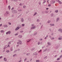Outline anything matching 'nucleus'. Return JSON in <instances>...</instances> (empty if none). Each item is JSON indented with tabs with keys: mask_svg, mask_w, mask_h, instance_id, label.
<instances>
[{
	"mask_svg": "<svg viewBox=\"0 0 62 62\" xmlns=\"http://www.w3.org/2000/svg\"><path fill=\"white\" fill-rule=\"evenodd\" d=\"M12 12L13 13H17V11L15 10H13L12 11Z\"/></svg>",
	"mask_w": 62,
	"mask_h": 62,
	"instance_id": "1",
	"label": "nucleus"
},
{
	"mask_svg": "<svg viewBox=\"0 0 62 62\" xmlns=\"http://www.w3.org/2000/svg\"><path fill=\"white\" fill-rule=\"evenodd\" d=\"M20 28L19 27H17L15 29L16 31H17V30H18V29H19Z\"/></svg>",
	"mask_w": 62,
	"mask_h": 62,
	"instance_id": "2",
	"label": "nucleus"
},
{
	"mask_svg": "<svg viewBox=\"0 0 62 62\" xmlns=\"http://www.w3.org/2000/svg\"><path fill=\"white\" fill-rule=\"evenodd\" d=\"M18 41L20 44H22V41L20 40H18Z\"/></svg>",
	"mask_w": 62,
	"mask_h": 62,
	"instance_id": "3",
	"label": "nucleus"
},
{
	"mask_svg": "<svg viewBox=\"0 0 62 62\" xmlns=\"http://www.w3.org/2000/svg\"><path fill=\"white\" fill-rule=\"evenodd\" d=\"M35 28H36V27L35 26H34V27L31 28V29H35Z\"/></svg>",
	"mask_w": 62,
	"mask_h": 62,
	"instance_id": "4",
	"label": "nucleus"
},
{
	"mask_svg": "<svg viewBox=\"0 0 62 62\" xmlns=\"http://www.w3.org/2000/svg\"><path fill=\"white\" fill-rule=\"evenodd\" d=\"M54 3H55V1H52L51 2V4H54Z\"/></svg>",
	"mask_w": 62,
	"mask_h": 62,
	"instance_id": "5",
	"label": "nucleus"
},
{
	"mask_svg": "<svg viewBox=\"0 0 62 62\" xmlns=\"http://www.w3.org/2000/svg\"><path fill=\"white\" fill-rule=\"evenodd\" d=\"M33 54H34V55H37V54H38L37 52L34 53H33Z\"/></svg>",
	"mask_w": 62,
	"mask_h": 62,
	"instance_id": "6",
	"label": "nucleus"
},
{
	"mask_svg": "<svg viewBox=\"0 0 62 62\" xmlns=\"http://www.w3.org/2000/svg\"><path fill=\"white\" fill-rule=\"evenodd\" d=\"M50 26H54V24H50Z\"/></svg>",
	"mask_w": 62,
	"mask_h": 62,
	"instance_id": "7",
	"label": "nucleus"
},
{
	"mask_svg": "<svg viewBox=\"0 0 62 62\" xmlns=\"http://www.w3.org/2000/svg\"><path fill=\"white\" fill-rule=\"evenodd\" d=\"M4 61H7V58H6L5 57L4 58Z\"/></svg>",
	"mask_w": 62,
	"mask_h": 62,
	"instance_id": "8",
	"label": "nucleus"
},
{
	"mask_svg": "<svg viewBox=\"0 0 62 62\" xmlns=\"http://www.w3.org/2000/svg\"><path fill=\"white\" fill-rule=\"evenodd\" d=\"M8 8L9 10H10V5H9L8 6Z\"/></svg>",
	"mask_w": 62,
	"mask_h": 62,
	"instance_id": "9",
	"label": "nucleus"
},
{
	"mask_svg": "<svg viewBox=\"0 0 62 62\" xmlns=\"http://www.w3.org/2000/svg\"><path fill=\"white\" fill-rule=\"evenodd\" d=\"M21 21L22 22H23V18H22L21 19Z\"/></svg>",
	"mask_w": 62,
	"mask_h": 62,
	"instance_id": "10",
	"label": "nucleus"
},
{
	"mask_svg": "<svg viewBox=\"0 0 62 62\" xmlns=\"http://www.w3.org/2000/svg\"><path fill=\"white\" fill-rule=\"evenodd\" d=\"M3 26L4 27H8V25H4Z\"/></svg>",
	"mask_w": 62,
	"mask_h": 62,
	"instance_id": "11",
	"label": "nucleus"
},
{
	"mask_svg": "<svg viewBox=\"0 0 62 62\" xmlns=\"http://www.w3.org/2000/svg\"><path fill=\"white\" fill-rule=\"evenodd\" d=\"M59 20V18H57L56 19V22H58V21Z\"/></svg>",
	"mask_w": 62,
	"mask_h": 62,
	"instance_id": "12",
	"label": "nucleus"
},
{
	"mask_svg": "<svg viewBox=\"0 0 62 62\" xmlns=\"http://www.w3.org/2000/svg\"><path fill=\"white\" fill-rule=\"evenodd\" d=\"M11 1H15V2H17V1L18 0H11Z\"/></svg>",
	"mask_w": 62,
	"mask_h": 62,
	"instance_id": "13",
	"label": "nucleus"
},
{
	"mask_svg": "<svg viewBox=\"0 0 62 62\" xmlns=\"http://www.w3.org/2000/svg\"><path fill=\"white\" fill-rule=\"evenodd\" d=\"M37 12H36L33 15V16H35V15H37Z\"/></svg>",
	"mask_w": 62,
	"mask_h": 62,
	"instance_id": "14",
	"label": "nucleus"
},
{
	"mask_svg": "<svg viewBox=\"0 0 62 62\" xmlns=\"http://www.w3.org/2000/svg\"><path fill=\"white\" fill-rule=\"evenodd\" d=\"M47 44L48 45H51V43L49 42H48L47 43Z\"/></svg>",
	"mask_w": 62,
	"mask_h": 62,
	"instance_id": "15",
	"label": "nucleus"
},
{
	"mask_svg": "<svg viewBox=\"0 0 62 62\" xmlns=\"http://www.w3.org/2000/svg\"><path fill=\"white\" fill-rule=\"evenodd\" d=\"M18 37L20 38H22V35H20L18 36Z\"/></svg>",
	"mask_w": 62,
	"mask_h": 62,
	"instance_id": "16",
	"label": "nucleus"
},
{
	"mask_svg": "<svg viewBox=\"0 0 62 62\" xmlns=\"http://www.w3.org/2000/svg\"><path fill=\"white\" fill-rule=\"evenodd\" d=\"M10 50L11 51H13V48L12 47H11Z\"/></svg>",
	"mask_w": 62,
	"mask_h": 62,
	"instance_id": "17",
	"label": "nucleus"
},
{
	"mask_svg": "<svg viewBox=\"0 0 62 62\" xmlns=\"http://www.w3.org/2000/svg\"><path fill=\"white\" fill-rule=\"evenodd\" d=\"M8 34H10V33H11V32H10V31H8Z\"/></svg>",
	"mask_w": 62,
	"mask_h": 62,
	"instance_id": "18",
	"label": "nucleus"
},
{
	"mask_svg": "<svg viewBox=\"0 0 62 62\" xmlns=\"http://www.w3.org/2000/svg\"><path fill=\"white\" fill-rule=\"evenodd\" d=\"M60 38H59L58 39L59 40H62V38H61V37H60Z\"/></svg>",
	"mask_w": 62,
	"mask_h": 62,
	"instance_id": "19",
	"label": "nucleus"
},
{
	"mask_svg": "<svg viewBox=\"0 0 62 62\" xmlns=\"http://www.w3.org/2000/svg\"><path fill=\"white\" fill-rule=\"evenodd\" d=\"M31 40V39H29L27 41V42H29V41H30Z\"/></svg>",
	"mask_w": 62,
	"mask_h": 62,
	"instance_id": "20",
	"label": "nucleus"
},
{
	"mask_svg": "<svg viewBox=\"0 0 62 62\" xmlns=\"http://www.w3.org/2000/svg\"><path fill=\"white\" fill-rule=\"evenodd\" d=\"M25 24H22V26H23H23H24Z\"/></svg>",
	"mask_w": 62,
	"mask_h": 62,
	"instance_id": "21",
	"label": "nucleus"
},
{
	"mask_svg": "<svg viewBox=\"0 0 62 62\" xmlns=\"http://www.w3.org/2000/svg\"><path fill=\"white\" fill-rule=\"evenodd\" d=\"M4 32V31L3 30H2L0 31V32H1V33H3Z\"/></svg>",
	"mask_w": 62,
	"mask_h": 62,
	"instance_id": "22",
	"label": "nucleus"
},
{
	"mask_svg": "<svg viewBox=\"0 0 62 62\" xmlns=\"http://www.w3.org/2000/svg\"><path fill=\"white\" fill-rule=\"evenodd\" d=\"M10 42H11V41H10V42H9L8 43V44H11Z\"/></svg>",
	"mask_w": 62,
	"mask_h": 62,
	"instance_id": "23",
	"label": "nucleus"
},
{
	"mask_svg": "<svg viewBox=\"0 0 62 62\" xmlns=\"http://www.w3.org/2000/svg\"><path fill=\"white\" fill-rule=\"evenodd\" d=\"M21 15H22V14H21V15H20L18 17V18H20V17H21Z\"/></svg>",
	"mask_w": 62,
	"mask_h": 62,
	"instance_id": "24",
	"label": "nucleus"
},
{
	"mask_svg": "<svg viewBox=\"0 0 62 62\" xmlns=\"http://www.w3.org/2000/svg\"><path fill=\"white\" fill-rule=\"evenodd\" d=\"M59 4H62V2H61V1H59Z\"/></svg>",
	"mask_w": 62,
	"mask_h": 62,
	"instance_id": "25",
	"label": "nucleus"
},
{
	"mask_svg": "<svg viewBox=\"0 0 62 62\" xmlns=\"http://www.w3.org/2000/svg\"><path fill=\"white\" fill-rule=\"evenodd\" d=\"M34 49H35V48H32L31 51H33L34 50Z\"/></svg>",
	"mask_w": 62,
	"mask_h": 62,
	"instance_id": "26",
	"label": "nucleus"
},
{
	"mask_svg": "<svg viewBox=\"0 0 62 62\" xmlns=\"http://www.w3.org/2000/svg\"><path fill=\"white\" fill-rule=\"evenodd\" d=\"M45 13H48V11H46L45 12Z\"/></svg>",
	"mask_w": 62,
	"mask_h": 62,
	"instance_id": "27",
	"label": "nucleus"
},
{
	"mask_svg": "<svg viewBox=\"0 0 62 62\" xmlns=\"http://www.w3.org/2000/svg\"><path fill=\"white\" fill-rule=\"evenodd\" d=\"M61 30H62V29H60L59 30V31H61Z\"/></svg>",
	"mask_w": 62,
	"mask_h": 62,
	"instance_id": "28",
	"label": "nucleus"
},
{
	"mask_svg": "<svg viewBox=\"0 0 62 62\" xmlns=\"http://www.w3.org/2000/svg\"><path fill=\"white\" fill-rule=\"evenodd\" d=\"M4 47H5V48H8V46H6Z\"/></svg>",
	"mask_w": 62,
	"mask_h": 62,
	"instance_id": "29",
	"label": "nucleus"
},
{
	"mask_svg": "<svg viewBox=\"0 0 62 62\" xmlns=\"http://www.w3.org/2000/svg\"><path fill=\"white\" fill-rule=\"evenodd\" d=\"M16 55H17V54H15L14 55H13V57H14L15 56H16Z\"/></svg>",
	"mask_w": 62,
	"mask_h": 62,
	"instance_id": "30",
	"label": "nucleus"
},
{
	"mask_svg": "<svg viewBox=\"0 0 62 62\" xmlns=\"http://www.w3.org/2000/svg\"><path fill=\"white\" fill-rule=\"evenodd\" d=\"M6 52L7 53H9V51L7 50L6 51Z\"/></svg>",
	"mask_w": 62,
	"mask_h": 62,
	"instance_id": "31",
	"label": "nucleus"
},
{
	"mask_svg": "<svg viewBox=\"0 0 62 62\" xmlns=\"http://www.w3.org/2000/svg\"><path fill=\"white\" fill-rule=\"evenodd\" d=\"M47 49H46L44 50V52H46V51H47Z\"/></svg>",
	"mask_w": 62,
	"mask_h": 62,
	"instance_id": "32",
	"label": "nucleus"
},
{
	"mask_svg": "<svg viewBox=\"0 0 62 62\" xmlns=\"http://www.w3.org/2000/svg\"><path fill=\"white\" fill-rule=\"evenodd\" d=\"M17 51V50H15L14 52V53H16V51Z\"/></svg>",
	"mask_w": 62,
	"mask_h": 62,
	"instance_id": "33",
	"label": "nucleus"
},
{
	"mask_svg": "<svg viewBox=\"0 0 62 62\" xmlns=\"http://www.w3.org/2000/svg\"><path fill=\"white\" fill-rule=\"evenodd\" d=\"M54 15V14L53 13H52L51 14V17H53Z\"/></svg>",
	"mask_w": 62,
	"mask_h": 62,
	"instance_id": "34",
	"label": "nucleus"
},
{
	"mask_svg": "<svg viewBox=\"0 0 62 62\" xmlns=\"http://www.w3.org/2000/svg\"><path fill=\"white\" fill-rule=\"evenodd\" d=\"M38 45H39L40 44V42H39L38 43Z\"/></svg>",
	"mask_w": 62,
	"mask_h": 62,
	"instance_id": "35",
	"label": "nucleus"
},
{
	"mask_svg": "<svg viewBox=\"0 0 62 62\" xmlns=\"http://www.w3.org/2000/svg\"><path fill=\"white\" fill-rule=\"evenodd\" d=\"M55 12H56V13H57V12H58V10L55 11Z\"/></svg>",
	"mask_w": 62,
	"mask_h": 62,
	"instance_id": "36",
	"label": "nucleus"
},
{
	"mask_svg": "<svg viewBox=\"0 0 62 62\" xmlns=\"http://www.w3.org/2000/svg\"><path fill=\"white\" fill-rule=\"evenodd\" d=\"M54 39V38H53L51 39H52V40H53V39Z\"/></svg>",
	"mask_w": 62,
	"mask_h": 62,
	"instance_id": "37",
	"label": "nucleus"
},
{
	"mask_svg": "<svg viewBox=\"0 0 62 62\" xmlns=\"http://www.w3.org/2000/svg\"><path fill=\"white\" fill-rule=\"evenodd\" d=\"M30 54V53H28L26 54V55H28Z\"/></svg>",
	"mask_w": 62,
	"mask_h": 62,
	"instance_id": "38",
	"label": "nucleus"
},
{
	"mask_svg": "<svg viewBox=\"0 0 62 62\" xmlns=\"http://www.w3.org/2000/svg\"><path fill=\"white\" fill-rule=\"evenodd\" d=\"M19 5L22 6V3H20Z\"/></svg>",
	"mask_w": 62,
	"mask_h": 62,
	"instance_id": "39",
	"label": "nucleus"
},
{
	"mask_svg": "<svg viewBox=\"0 0 62 62\" xmlns=\"http://www.w3.org/2000/svg\"><path fill=\"white\" fill-rule=\"evenodd\" d=\"M46 2V1H44L43 3V4H44Z\"/></svg>",
	"mask_w": 62,
	"mask_h": 62,
	"instance_id": "40",
	"label": "nucleus"
},
{
	"mask_svg": "<svg viewBox=\"0 0 62 62\" xmlns=\"http://www.w3.org/2000/svg\"><path fill=\"white\" fill-rule=\"evenodd\" d=\"M36 61H37V62H39V60H36Z\"/></svg>",
	"mask_w": 62,
	"mask_h": 62,
	"instance_id": "41",
	"label": "nucleus"
},
{
	"mask_svg": "<svg viewBox=\"0 0 62 62\" xmlns=\"http://www.w3.org/2000/svg\"><path fill=\"white\" fill-rule=\"evenodd\" d=\"M41 49L39 51V53H40V52H41Z\"/></svg>",
	"mask_w": 62,
	"mask_h": 62,
	"instance_id": "42",
	"label": "nucleus"
},
{
	"mask_svg": "<svg viewBox=\"0 0 62 62\" xmlns=\"http://www.w3.org/2000/svg\"><path fill=\"white\" fill-rule=\"evenodd\" d=\"M2 57H3V56H0V59H1V58H2Z\"/></svg>",
	"mask_w": 62,
	"mask_h": 62,
	"instance_id": "43",
	"label": "nucleus"
},
{
	"mask_svg": "<svg viewBox=\"0 0 62 62\" xmlns=\"http://www.w3.org/2000/svg\"><path fill=\"white\" fill-rule=\"evenodd\" d=\"M60 60V58H58L57 59V60Z\"/></svg>",
	"mask_w": 62,
	"mask_h": 62,
	"instance_id": "44",
	"label": "nucleus"
},
{
	"mask_svg": "<svg viewBox=\"0 0 62 62\" xmlns=\"http://www.w3.org/2000/svg\"><path fill=\"white\" fill-rule=\"evenodd\" d=\"M50 23V21L49 20L48 21V23Z\"/></svg>",
	"mask_w": 62,
	"mask_h": 62,
	"instance_id": "45",
	"label": "nucleus"
},
{
	"mask_svg": "<svg viewBox=\"0 0 62 62\" xmlns=\"http://www.w3.org/2000/svg\"><path fill=\"white\" fill-rule=\"evenodd\" d=\"M18 33H16V34H15V36H17V35H18Z\"/></svg>",
	"mask_w": 62,
	"mask_h": 62,
	"instance_id": "46",
	"label": "nucleus"
},
{
	"mask_svg": "<svg viewBox=\"0 0 62 62\" xmlns=\"http://www.w3.org/2000/svg\"><path fill=\"white\" fill-rule=\"evenodd\" d=\"M8 23H9V25H11V23H9V22Z\"/></svg>",
	"mask_w": 62,
	"mask_h": 62,
	"instance_id": "47",
	"label": "nucleus"
},
{
	"mask_svg": "<svg viewBox=\"0 0 62 62\" xmlns=\"http://www.w3.org/2000/svg\"><path fill=\"white\" fill-rule=\"evenodd\" d=\"M37 33H36L34 34V35H37Z\"/></svg>",
	"mask_w": 62,
	"mask_h": 62,
	"instance_id": "48",
	"label": "nucleus"
},
{
	"mask_svg": "<svg viewBox=\"0 0 62 62\" xmlns=\"http://www.w3.org/2000/svg\"><path fill=\"white\" fill-rule=\"evenodd\" d=\"M27 60V58H25L24 60V61H25V60Z\"/></svg>",
	"mask_w": 62,
	"mask_h": 62,
	"instance_id": "49",
	"label": "nucleus"
},
{
	"mask_svg": "<svg viewBox=\"0 0 62 62\" xmlns=\"http://www.w3.org/2000/svg\"><path fill=\"white\" fill-rule=\"evenodd\" d=\"M14 9V8H12L11 9V10H13V9Z\"/></svg>",
	"mask_w": 62,
	"mask_h": 62,
	"instance_id": "50",
	"label": "nucleus"
},
{
	"mask_svg": "<svg viewBox=\"0 0 62 62\" xmlns=\"http://www.w3.org/2000/svg\"><path fill=\"white\" fill-rule=\"evenodd\" d=\"M48 7H51V5L50 4L48 5Z\"/></svg>",
	"mask_w": 62,
	"mask_h": 62,
	"instance_id": "51",
	"label": "nucleus"
},
{
	"mask_svg": "<svg viewBox=\"0 0 62 62\" xmlns=\"http://www.w3.org/2000/svg\"><path fill=\"white\" fill-rule=\"evenodd\" d=\"M23 8H25V6H23Z\"/></svg>",
	"mask_w": 62,
	"mask_h": 62,
	"instance_id": "52",
	"label": "nucleus"
},
{
	"mask_svg": "<svg viewBox=\"0 0 62 62\" xmlns=\"http://www.w3.org/2000/svg\"><path fill=\"white\" fill-rule=\"evenodd\" d=\"M6 12L7 13V14H9V13H8V12H7V11H6Z\"/></svg>",
	"mask_w": 62,
	"mask_h": 62,
	"instance_id": "53",
	"label": "nucleus"
},
{
	"mask_svg": "<svg viewBox=\"0 0 62 62\" xmlns=\"http://www.w3.org/2000/svg\"><path fill=\"white\" fill-rule=\"evenodd\" d=\"M23 31H20V33H23Z\"/></svg>",
	"mask_w": 62,
	"mask_h": 62,
	"instance_id": "54",
	"label": "nucleus"
},
{
	"mask_svg": "<svg viewBox=\"0 0 62 62\" xmlns=\"http://www.w3.org/2000/svg\"><path fill=\"white\" fill-rule=\"evenodd\" d=\"M43 26V25H42V26H41V27L40 28V29H42V28Z\"/></svg>",
	"mask_w": 62,
	"mask_h": 62,
	"instance_id": "55",
	"label": "nucleus"
},
{
	"mask_svg": "<svg viewBox=\"0 0 62 62\" xmlns=\"http://www.w3.org/2000/svg\"><path fill=\"white\" fill-rule=\"evenodd\" d=\"M18 11H22V10H18Z\"/></svg>",
	"mask_w": 62,
	"mask_h": 62,
	"instance_id": "56",
	"label": "nucleus"
},
{
	"mask_svg": "<svg viewBox=\"0 0 62 62\" xmlns=\"http://www.w3.org/2000/svg\"><path fill=\"white\" fill-rule=\"evenodd\" d=\"M8 31L6 33V34L7 35H8Z\"/></svg>",
	"mask_w": 62,
	"mask_h": 62,
	"instance_id": "57",
	"label": "nucleus"
},
{
	"mask_svg": "<svg viewBox=\"0 0 62 62\" xmlns=\"http://www.w3.org/2000/svg\"><path fill=\"white\" fill-rule=\"evenodd\" d=\"M44 12L43 11L42 12V14H44Z\"/></svg>",
	"mask_w": 62,
	"mask_h": 62,
	"instance_id": "58",
	"label": "nucleus"
},
{
	"mask_svg": "<svg viewBox=\"0 0 62 62\" xmlns=\"http://www.w3.org/2000/svg\"><path fill=\"white\" fill-rule=\"evenodd\" d=\"M39 5H40V4H41V3L40 2H39Z\"/></svg>",
	"mask_w": 62,
	"mask_h": 62,
	"instance_id": "59",
	"label": "nucleus"
},
{
	"mask_svg": "<svg viewBox=\"0 0 62 62\" xmlns=\"http://www.w3.org/2000/svg\"><path fill=\"white\" fill-rule=\"evenodd\" d=\"M2 24H0V26H2Z\"/></svg>",
	"mask_w": 62,
	"mask_h": 62,
	"instance_id": "60",
	"label": "nucleus"
},
{
	"mask_svg": "<svg viewBox=\"0 0 62 62\" xmlns=\"http://www.w3.org/2000/svg\"><path fill=\"white\" fill-rule=\"evenodd\" d=\"M56 1H57V2H59V0H56Z\"/></svg>",
	"mask_w": 62,
	"mask_h": 62,
	"instance_id": "61",
	"label": "nucleus"
},
{
	"mask_svg": "<svg viewBox=\"0 0 62 62\" xmlns=\"http://www.w3.org/2000/svg\"><path fill=\"white\" fill-rule=\"evenodd\" d=\"M57 56V55H55V56H54L55 57H56V56Z\"/></svg>",
	"mask_w": 62,
	"mask_h": 62,
	"instance_id": "62",
	"label": "nucleus"
},
{
	"mask_svg": "<svg viewBox=\"0 0 62 62\" xmlns=\"http://www.w3.org/2000/svg\"><path fill=\"white\" fill-rule=\"evenodd\" d=\"M19 26V27H20V28H21V25H20Z\"/></svg>",
	"mask_w": 62,
	"mask_h": 62,
	"instance_id": "63",
	"label": "nucleus"
},
{
	"mask_svg": "<svg viewBox=\"0 0 62 62\" xmlns=\"http://www.w3.org/2000/svg\"><path fill=\"white\" fill-rule=\"evenodd\" d=\"M49 37L50 38H51V37H52L50 36H49Z\"/></svg>",
	"mask_w": 62,
	"mask_h": 62,
	"instance_id": "64",
	"label": "nucleus"
}]
</instances>
